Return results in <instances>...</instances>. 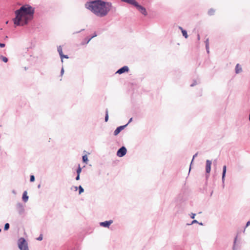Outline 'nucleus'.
Wrapping results in <instances>:
<instances>
[{
    "label": "nucleus",
    "instance_id": "nucleus-1",
    "mask_svg": "<svg viewBox=\"0 0 250 250\" xmlns=\"http://www.w3.org/2000/svg\"><path fill=\"white\" fill-rule=\"evenodd\" d=\"M33 8L28 5L21 6L20 9L15 11L16 18L14 20L16 25L23 26L31 21L34 14Z\"/></svg>",
    "mask_w": 250,
    "mask_h": 250
},
{
    "label": "nucleus",
    "instance_id": "nucleus-2",
    "mask_svg": "<svg viewBox=\"0 0 250 250\" xmlns=\"http://www.w3.org/2000/svg\"><path fill=\"white\" fill-rule=\"evenodd\" d=\"M85 6L97 16L102 17L106 16L110 10L111 4L98 0L87 2Z\"/></svg>",
    "mask_w": 250,
    "mask_h": 250
},
{
    "label": "nucleus",
    "instance_id": "nucleus-3",
    "mask_svg": "<svg viewBox=\"0 0 250 250\" xmlns=\"http://www.w3.org/2000/svg\"><path fill=\"white\" fill-rule=\"evenodd\" d=\"M18 247L20 250H29L27 243L23 238H21L19 240Z\"/></svg>",
    "mask_w": 250,
    "mask_h": 250
},
{
    "label": "nucleus",
    "instance_id": "nucleus-4",
    "mask_svg": "<svg viewBox=\"0 0 250 250\" xmlns=\"http://www.w3.org/2000/svg\"><path fill=\"white\" fill-rule=\"evenodd\" d=\"M126 153V149L125 147L122 146L117 151V155L118 156L121 157L125 155Z\"/></svg>",
    "mask_w": 250,
    "mask_h": 250
},
{
    "label": "nucleus",
    "instance_id": "nucleus-5",
    "mask_svg": "<svg viewBox=\"0 0 250 250\" xmlns=\"http://www.w3.org/2000/svg\"><path fill=\"white\" fill-rule=\"evenodd\" d=\"M211 164L212 163L211 161L208 160H207L206 165V172L208 173H209L210 171Z\"/></svg>",
    "mask_w": 250,
    "mask_h": 250
},
{
    "label": "nucleus",
    "instance_id": "nucleus-6",
    "mask_svg": "<svg viewBox=\"0 0 250 250\" xmlns=\"http://www.w3.org/2000/svg\"><path fill=\"white\" fill-rule=\"evenodd\" d=\"M129 71V68L127 66H124V67H122L121 68L119 69L117 71V73L121 74L125 72H127Z\"/></svg>",
    "mask_w": 250,
    "mask_h": 250
},
{
    "label": "nucleus",
    "instance_id": "nucleus-7",
    "mask_svg": "<svg viewBox=\"0 0 250 250\" xmlns=\"http://www.w3.org/2000/svg\"><path fill=\"white\" fill-rule=\"evenodd\" d=\"M113 223L112 220H109V221H106L100 223V226L104 227H106L109 228V226Z\"/></svg>",
    "mask_w": 250,
    "mask_h": 250
},
{
    "label": "nucleus",
    "instance_id": "nucleus-8",
    "mask_svg": "<svg viewBox=\"0 0 250 250\" xmlns=\"http://www.w3.org/2000/svg\"><path fill=\"white\" fill-rule=\"evenodd\" d=\"M136 7H137V8L143 14H144V15H146L147 13H146V9L142 7V6L138 4V3H137V4L136 5Z\"/></svg>",
    "mask_w": 250,
    "mask_h": 250
},
{
    "label": "nucleus",
    "instance_id": "nucleus-9",
    "mask_svg": "<svg viewBox=\"0 0 250 250\" xmlns=\"http://www.w3.org/2000/svg\"><path fill=\"white\" fill-rule=\"evenodd\" d=\"M127 125H125L120 126L116 128V129L114 131V134L115 136L117 135Z\"/></svg>",
    "mask_w": 250,
    "mask_h": 250
},
{
    "label": "nucleus",
    "instance_id": "nucleus-10",
    "mask_svg": "<svg viewBox=\"0 0 250 250\" xmlns=\"http://www.w3.org/2000/svg\"><path fill=\"white\" fill-rule=\"evenodd\" d=\"M122 1L132 4L135 7L138 3L135 0H122Z\"/></svg>",
    "mask_w": 250,
    "mask_h": 250
},
{
    "label": "nucleus",
    "instance_id": "nucleus-11",
    "mask_svg": "<svg viewBox=\"0 0 250 250\" xmlns=\"http://www.w3.org/2000/svg\"><path fill=\"white\" fill-rule=\"evenodd\" d=\"M22 200L24 202H26L28 200V196H27V192L26 191H25L22 195Z\"/></svg>",
    "mask_w": 250,
    "mask_h": 250
},
{
    "label": "nucleus",
    "instance_id": "nucleus-12",
    "mask_svg": "<svg viewBox=\"0 0 250 250\" xmlns=\"http://www.w3.org/2000/svg\"><path fill=\"white\" fill-rule=\"evenodd\" d=\"M241 71H242V68H241V66L239 64H237L235 67L236 73L237 74H238V73L241 72Z\"/></svg>",
    "mask_w": 250,
    "mask_h": 250
},
{
    "label": "nucleus",
    "instance_id": "nucleus-13",
    "mask_svg": "<svg viewBox=\"0 0 250 250\" xmlns=\"http://www.w3.org/2000/svg\"><path fill=\"white\" fill-rule=\"evenodd\" d=\"M179 28L181 30L182 34L183 36L185 37V38H188V35L187 32L186 30H184L181 27H179Z\"/></svg>",
    "mask_w": 250,
    "mask_h": 250
},
{
    "label": "nucleus",
    "instance_id": "nucleus-14",
    "mask_svg": "<svg viewBox=\"0 0 250 250\" xmlns=\"http://www.w3.org/2000/svg\"><path fill=\"white\" fill-rule=\"evenodd\" d=\"M226 170H227V167H226V166H224V167H223V174H222V180H224V178H225V175H226Z\"/></svg>",
    "mask_w": 250,
    "mask_h": 250
},
{
    "label": "nucleus",
    "instance_id": "nucleus-15",
    "mask_svg": "<svg viewBox=\"0 0 250 250\" xmlns=\"http://www.w3.org/2000/svg\"><path fill=\"white\" fill-rule=\"evenodd\" d=\"M58 51L60 56L62 55V54H63V53H62V47L61 46H59L58 47Z\"/></svg>",
    "mask_w": 250,
    "mask_h": 250
},
{
    "label": "nucleus",
    "instance_id": "nucleus-16",
    "mask_svg": "<svg viewBox=\"0 0 250 250\" xmlns=\"http://www.w3.org/2000/svg\"><path fill=\"white\" fill-rule=\"evenodd\" d=\"M206 49L208 51V48H209V41H208V39H207V40L206 41Z\"/></svg>",
    "mask_w": 250,
    "mask_h": 250
},
{
    "label": "nucleus",
    "instance_id": "nucleus-17",
    "mask_svg": "<svg viewBox=\"0 0 250 250\" xmlns=\"http://www.w3.org/2000/svg\"><path fill=\"white\" fill-rule=\"evenodd\" d=\"M83 161L84 163H87V162L88 161V158H87V156L86 155H85L83 156Z\"/></svg>",
    "mask_w": 250,
    "mask_h": 250
},
{
    "label": "nucleus",
    "instance_id": "nucleus-18",
    "mask_svg": "<svg viewBox=\"0 0 250 250\" xmlns=\"http://www.w3.org/2000/svg\"><path fill=\"white\" fill-rule=\"evenodd\" d=\"M0 58H1V60H2V61L3 62H7V61H8V59H7L6 57H4V56H1L0 57Z\"/></svg>",
    "mask_w": 250,
    "mask_h": 250
},
{
    "label": "nucleus",
    "instance_id": "nucleus-19",
    "mask_svg": "<svg viewBox=\"0 0 250 250\" xmlns=\"http://www.w3.org/2000/svg\"><path fill=\"white\" fill-rule=\"evenodd\" d=\"M9 224L8 223H6L4 225V230H7L9 229Z\"/></svg>",
    "mask_w": 250,
    "mask_h": 250
},
{
    "label": "nucleus",
    "instance_id": "nucleus-20",
    "mask_svg": "<svg viewBox=\"0 0 250 250\" xmlns=\"http://www.w3.org/2000/svg\"><path fill=\"white\" fill-rule=\"evenodd\" d=\"M108 120V111L106 110V115H105V121L107 122Z\"/></svg>",
    "mask_w": 250,
    "mask_h": 250
},
{
    "label": "nucleus",
    "instance_id": "nucleus-21",
    "mask_svg": "<svg viewBox=\"0 0 250 250\" xmlns=\"http://www.w3.org/2000/svg\"><path fill=\"white\" fill-rule=\"evenodd\" d=\"M81 171H82V168L80 167V166H79L77 170V174L80 175V173L81 172Z\"/></svg>",
    "mask_w": 250,
    "mask_h": 250
},
{
    "label": "nucleus",
    "instance_id": "nucleus-22",
    "mask_svg": "<svg viewBox=\"0 0 250 250\" xmlns=\"http://www.w3.org/2000/svg\"><path fill=\"white\" fill-rule=\"evenodd\" d=\"M79 194H81L82 192H83V189L82 187V186H79Z\"/></svg>",
    "mask_w": 250,
    "mask_h": 250
},
{
    "label": "nucleus",
    "instance_id": "nucleus-23",
    "mask_svg": "<svg viewBox=\"0 0 250 250\" xmlns=\"http://www.w3.org/2000/svg\"><path fill=\"white\" fill-rule=\"evenodd\" d=\"M97 36L96 34V33H94V35L93 36H92L90 38L88 39L87 42H86V43H88L89 42V41L94 37H96Z\"/></svg>",
    "mask_w": 250,
    "mask_h": 250
},
{
    "label": "nucleus",
    "instance_id": "nucleus-24",
    "mask_svg": "<svg viewBox=\"0 0 250 250\" xmlns=\"http://www.w3.org/2000/svg\"><path fill=\"white\" fill-rule=\"evenodd\" d=\"M60 57H61V58L62 61V59L63 58H66V59H68V57L67 55H64L63 54H62V55Z\"/></svg>",
    "mask_w": 250,
    "mask_h": 250
},
{
    "label": "nucleus",
    "instance_id": "nucleus-25",
    "mask_svg": "<svg viewBox=\"0 0 250 250\" xmlns=\"http://www.w3.org/2000/svg\"><path fill=\"white\" fill-rule=\"evenodd\" d=\"M30 181L31 182H34V180H35V177H34V175H31L30 176Z\"/></svg>",
    "mask_w": 250,
    "mask_h": 250
},
{
    "label": "nucleus",
    "instance_id": "nucleus-26",
    "mask_svg": "<svg viewBox=\"0 0 250 250\" xmlns=\"http://www.w3.org/2000/svg\"><path fill=\"white\" fill-rule=\"evenodd\" d=\"M38 240L41 241L42 239V235L41 234L40 236L37 238Z\"/></svg>",
    "mask_w": 250,
    "mask_h": 250
},
{
    "label": "nucleus",
    "instance_id": "nucleus-27",
    "mask_svg": "<svg viewBox=\"0 0 250 250\" xmlns=\"http://www.w3.org/2000/svg\"><path fill=\"white\" fill-rule=\"evenodd\" d=\"M5 46V44L4 43H0V47H4Z\"/></svg>",
    "mask_w": 250,
    "mask_h": 250
},
{
    "label": "nucleus",
    "instance_id": "nucleus-28",
    "mask_svg": "<svg viewBox=\"0 0 250 250\" xmlns=\"http://www.w3.org/2000/svg\"><path fill=\"white\" fill-rule=\"evenodd\" d=\"M79 179H80V175L77 174V177L76 178V180H79Z\"/></svg>",
    "mask_w": 250,
    "mask_h": 250
},
{
    "label": "nucleus",
    "instance_id": "nucleus-29",
    "mask_svg": "<svg viewBox=\"0 0 250 250\" xmlns=\"http://www.w3.org/2000/svg\"><path fill=\"white\" fill-rule=\"evenodd\" d=\"M250 225V221H248V222L247 223L246 227L249 226Z\"/></svg>",
    "mask_w": 250,
    "mask_h": 250
},
{
    "label": "nucleus",
    "instance_id": "nucleus-30",
    "mask_svg": "<svg viewBox=\"0 0 250 250\" xmlns=\"http://www.w3.org/2000/svg\"><path fill=\"white\" fill-rule=\"evenodd\" d=\"M195 214H192V215L191 216V218H194L195 217Z\"/></svg>",
    "mask_w": 250,
    "mask_h": 250
},
{
    "label": "nucleus",
    "instance_id": "nucleus-31",
    "mask_svg": "<svg viewBox=\"0 0 250 250\" xmlns=\"http://www.w3.org/2000/svg\"><path fill=\"white\" fill-rule=\"evenodd\" d=\"M196 222H197L196 220H194L192 221V223H196Z\"/></svg>",
    "mask_w": 250,
    "mask_h": 250
},
{
    "label": "nucleus",
    "instance_id": "nucleus-32",
    "mask_svg": "<svg viewBox=\"0 0 250 250\" xmlns=\"http://www.w3.org/2000/svg\"><path fill=\"white\" fill-rule=\"evenodd\" d=\"M196 155H197V154H195V155H194V156H193V159H194V157H195ZM193 160V159H192V160Z\"/></svg>",
    "mask_w": 250,
    "mask_h": 250
},
{
    "label": "nucleus",
    "instance_id": "nucleus-33",
    "mask_svg": "<svg viewBox=\"0 0 250 250\" xmlns=\"http://www.w3.org/2000/svg\"><path fill=\"white\" fill-rule=\"evenodd\" d=\"M198 40H200V36H199V35L198 36Z\"/></svg>",
    "mask_w": 250,
    "mask_h": 250
},
{
    "label": "nucleus",
    "instance_id": "nucleus-34",
    "mask_svg": "<svg viewBox=\"0 0 250 250\" xmlns=\"http://www.w3.org/2000/svg\"><path fill=\"white\" fill-rule=\"evenodd\" d=\"M131 120H132V118H131V119H130V120H129V122H130L131 121Z\"/></svg>",
    "mask_w": 250,
    "mask_h": 250
},
{
    "label": "nucleus",
    "instance_id": "nucleus-35",
    "mask_svg": "<svg viewBox=\"0 0 250 250\" xmlns=\"http://www.w3.org/2000/svg\"><path fill=\"white\" fill-rule=\"evenodd\" d=\"M1 229H0V232H1Z\"/></svg>",
    "mask_w": 250,
    "mask_h": 250
}]
</instances>
